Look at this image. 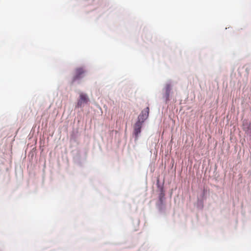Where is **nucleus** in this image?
Returning a JSON list of instances; mask_svg holds the SVG:
<instances>
[{
    "instance_id": "f257e3e1",
    "label": "nucleus",
    "mask_w": 251,
    "mask_h": 251,
    "mask_svg": "<svg viewBox=\"0 0 251 251\" xmlns=\"http://www.w3.org/2000/svg\"><path fill=\"white\" fill-rule=\"evenodd\" d=\"M85 72V70L82 67L76 68L75 71V75L72 79V83L82 78Z\"/></svg>"
},
{
    "instance_id": "f03ea898",
    "label": "nucleus",
    "mask_w": 251,
    "mask_h": 251,
    "mask_svg": "<svg viewBox=\"0 0 251 251\" xmlns=\"http://www.w3.org/2000/svg\"><path fill=\"white\" fill-rule=\"evenodd\" d=\"M149 114V107H147L144 109L139 115L138 117V122H142L143 123L144 121L148 118Z\"/></svg>"
},
{
    "instance_id": "7ed1b4c3",
    "label": "nucleus",
    "mask_w": 251,
    "mask_h": 251,
    "mask_svg": "<svg viewBox=\"0 0 251 251\" xmlns=\"http://www.w3.org/2000/svg\"><path fill=\"white\" fill-rule=\"evenodd\" d=\"M142 124V122L137 121L134 126V133L135 136L136 140H137L138 135L141 132Z\"/></svg>"
},
{
    "instance_id": "20e7f679",
    "label": "nucleus",
    "mask_w": 251,
    "mask_h": 251,
    "mask_svg": "<svg viewBox=\"0 0 251 251\" xmlns=\"http://www.w3.org/2000/svg\"><path fill=\"white\" fill-rule=\"evenodd\" d=\"M88 101V98L86 94L81 93L79 96V99L77 102V106L81 107L83 104L86 103Z\"/></svg>"
},
{
    "instance_id": "39448f33",
    "label": "nucleus",
    "mask_w": 251,
    "mask_h": 251,
    "mask_svg": "<svg viewBox=\"0 0 251 251\" xmlns=\"http://www.w3.org/2000/svg\"><path fill=\"white\" fill-rule=\"evenodd\" d=\"M165 93L163 96L165 99V102L167 103L170 100V95L171 91V86L170 84H168L165 87Z\"/></svg>"
},
{
    "instance_id": "423d86ee",
    "label": "nucleus",
    "mask_w": 251,
    "mask_h": 251,
    "mask_svg": "<svg viewBox=\"0 0 251 251\" xmlns=\"http://www.w3.org/2000/svg\"><path fill=\"white\" fill-rule=\"evenodd\" d=\"M243 129L245 131H248L250 127V124H249L248 122L244 123L243 124Z\"/></svg>"
},
{
    "instance_id": "0eeeda50",
    "label": "nucleus",
    "mask_w": 251,
    "mask_h": 251,
    "mask_svg": "<svg viewBox=\"0 0 251 251\" xmlns=\"http://www.w3.org/2000/svg\"><path fill=\"white\" fill-rule=\"evenodd\" d=\"M160 201H162V198L160 197Z\"/></svg>"
}]
</instances>
